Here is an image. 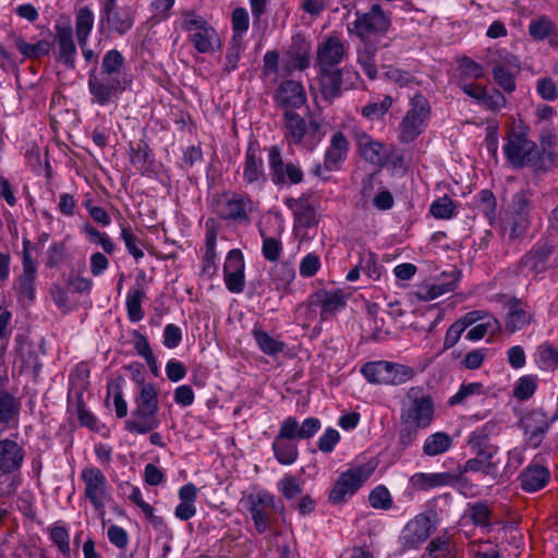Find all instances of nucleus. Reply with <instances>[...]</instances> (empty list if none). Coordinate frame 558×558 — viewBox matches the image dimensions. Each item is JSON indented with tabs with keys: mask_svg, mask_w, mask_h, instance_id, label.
<instances>
[{
	"mask_svg": "<svg viewBox=\"0 0 558 558\" xmlns=\"http://www.w3.org/2000/svg\"><path fill=\"white\" fill-rule=\"evenodd\" d=\"M136 408L132 418L125 421V429L136 434H147L159 426L157 412L159 409L158 392L154 385H143L135 399Z\"/></svg>",
	"mask_w": 558,
	"mask_h": 558,
	"instance_id": "obj_1",
	"label": "nucleus"
},
{
	"mask_svg": "<svg viewBox=\"0 0 558 558\" xmlns=\"http://www.w3.org/2000/svg\"><path fill=\"white\" fill-rule=\"evenodd\" d=\"M430 117V105L425 96L415 94L410 99V109L399 125V140L404 144L414 142L425 129Z\"/></svg>",
	"mask_w": 558,
	"mask_h": 558,
	"instance_id": "obj_2",
	"label": "nucleus"
},
{
	"mask_svg": "<svg viewBox=\"0 0 558 558\" xmlns=\"http://www.w3.org/2000/svg\"><path fill=\"white\" fill-rule=\"evenodd\" d=\"M245 504L254 522V527L259 534L265 533L270 527L276 513L281 514L284 510L282 502L276 500L270 493L265 490L250 494L245 498Z\"/></svg>",
	"mask_w": 558,
	"mask_h": 558,
	"instance_id": "obj_3",
	"label": "nucleus"
},
{
	"mask_svg": "<svg viewBox=\"0 0 558 558\" xmlns=\"http://www.w3.org/2000/svg\"><path fill=\"white\" fill-rule=\"evenodd\" d=\"M286 137L292 144H302L307 149H313L323 138L322 125L315 120L307 123L299 113L286 110L284 114Z\"/></svg>",
	"mask_w": 558,
	"mask_h": 558,
	"instance_id": "obj_4",
	"label": "nucleus"
},
{
	"mask_svg": "<svg viewBox=\"0 0 558 558\" xmlns=\"http://www.w3.org/2000/svg\"><path fill=\"white\" fill-rule=\"evenodd\" d=\"M504 153L510 165L518 169L530 166L539 158L536 144L527 137L524 131L511 130L508 133Z\"/></svg>",
	"mask_w": 558,
	"mask_h": 558,
	"instance_id": "obj_5",
	"label": "nucleus"
},
{
	"mask_svg": "<svg viewBox=\"0 0 558 558\" xmlns=\"http://www.w3.org/2000/svg\"><path fill=\"white\" fill-rule=\"evenodd\" d=\"M407 397L410 402L401 412V423L412 424L423 429L429 426L435 412L432 397L425 395L420 387L410 388Z\"/></svg>",
	"mask_w": 558,
	"mask_h": 558,
	"instance_id": "obj_6",
	"label": "nucleus"
},
{
	"mask_svg": "<svg viewBox=\"0 0 558 558\" xmlns=\"http://www.w3.org/2000/svg\"><path fill=\"white\" fill-rule=\"evenodd\" d=\"M354 16L355 20L348 25V31L361 40L385 35L390 27V19L379 4H373L369 11L364 13L357 11Z\"/></svg>",
	"mask_w": 558,
	"mask_h": 558,
	"instance_id": "obj_7",
	"label": "nucleus"
},
{
	"mask_svg": "<svg viewBox=\"0 0 558 558\" xmlns=\"http://www.w3.org/2000/svg\"><path fill=\"white\" fill-rule=\"evenodd\" d=\"M129 80H112L96 75V69L88 74V90L92 95V102L100 107L116 102L125 90Z\"/></svg>",
	"mask_w": 558,
	"mask_h": 558,
	"instance_id": "obj_8",
	"label": "nucleus"
},
{
	"mask_svg": "<svg viewBox=\"0 0 558 558\" xmlns=\"http://www.w3.org/2000/svg\"><path fill=\"white\" fill-rule=\"evenodd\" d=\"M372 469L362 465L343 472L329 493V501L333 505L344 502L352 497L369 477Z\"/></svg>",
	"mask_w": 558,
	"mask_h": 558,
	"instance_id": "obj_9",
	"label": "nucleus"
},
{
	"mask_svg": "<svg viewBox=\"0 0 558 558\" xmlns=\"http://www.w3.org/2000/svg\"><path fill=\"white\" fill-rule=\"evenodd\" d=\"M134 24V16L130 9L120 8L117 0H101L99 13L100 28L116 32L119 35L126 34Z\"/></svg>",
	"mask_w": 558,
	"mask_h": 558,
	"instance_id": "obj_10",
	"label": "nucleus"
},
{
	"mask_svg": "<svg viewBox=\"0 0 558 558\" xmlns=\"http://www.w3.org/2000/svg\"><path fill=\"white\" fill-rule=\"evenodd\" d=\"M270 177L275 184H299L303 181L301 167L291 161H284L278 146L269 148L268 156Z\"/></svg>",
	"mask_w": 558,
	"mask_h": 558,
	"instance_id": "obj_11",
	"label": "nucleus"
},
{
	"mask_svg": "<svg viewBox=\"0 0 558 558\" xmlns=\"http://www.w3.org/2000/svg\"><path fill=\"white\" fill-rule=\"evenodd\" d=\"M215 207L220 218L232 221L247 220L253 208L250 197L232 192L218 196Z\"/></svg>",
	"mask_w": 558,
	"mask_h": 558,
	"instance_id": "obj_12",
	"label": "nucleus"
},
{
	"mask_svg": "<svg viewBox=\"0 0 558 558\" xmlns=\"http://www.w3.org/2000/svg\"><path fill=\"white\" fill-rule=\"evenodd\" d=\"M81 477L85 483V497L96 511L102 513L105 505L110 498L106 476L97 468H86L82 471Z\"/></svg>",
	"mask_w": 558,
	"mask_h": 558,
	"instance_id": "obj_13",
	"label": "nucleus"
},
{
	"mask_svg": "<svg viewBox=\"0 0 558 558\" xmlns=\"http://www.w3.org/2000/svg\"><path fill=\"white\" fill-rule=\"evenodd\" d=\"M225 283L232 293H241L245 286L244 257L240 250H231L223 266Z\"/></svg>",
	"mask_w": 558,
	"mask_h": 558,
	"instance_id": "obj_14",
	"label": "nucleus"
},
{
	"mask_svg": "<svg viewBox=\"0 0 558 558\" xmlns=\"http://www.w3.org/2000/svg\"><path fill=\"white\" fill-rule=\"evenodd\" d=\"M298 438L281 423L278 435L272 442L275 458L280 464L291 465L299 458Z\"/></svg>",
	"mask_w": 558,
	"mask_h": 558,
	"instance_id": "obj_15",
	"label": "nucleus"
},
{
	"mask_svg": "<svg viewBox=\"0 0 558 558\" xmlns=\"http://www.w3.org/2000/svg\"><path fill=\"white\" fill-rule=\"evenodd\" d=\"M553 246L547 242L536 243L520 262L521 272L524 275H537L549 267Z\"/></svg>",
	"mask_w": 558,
	"mask_h": 558,
	"instance_id": "obj_16",
	"label": "nucleus"
},
{
	"mask_svg": "<svg viewBox=\"0 0 558 558\" xmlns=\"http://www.w3.org/2000/svg\"><path fill=\"white\" fill-rule=\"evenodd\" d=\"M24 457V449L19 442L0 436V476L19 471Z\"/></svg>",
	"mask_w": 558,
	"mask_h": 558,
	"instance_id": "obj_17",
	"label": "nucleus"
},
{
	"mask_svg": "<svg viewBox=\"0 0 558 558\" xmlns=\"http://www.w3.org/2000/svg\"><path fill=\"white\" fill-rule=\"evenodd\" d=\"M432 529L429 518L424 513H420L405 524L401 532L400 539L405 547L414 548L428 538Z\"/></svg>",
	"mask_w": 558,
	"mask_h": 558,
	"instance_id": "obj_18",
	"label": "nucleus"
},
{
	"mask_svg": "<svg viewBox=\"0 0 558 558\" xmlns=\"http://www.w3.org/2000/svg\"><path fill=\"white\" fill-rule=\"evenodd\" d=\"M56 41L59 48L58 61L70 69L75 68L76 47L73 40V29L70 23L56 25Z\"/></svg>",
	"mask_w": 558,
	"mask_h": 558,
	"instance_id": "obj_19",
	"label": "nucleus"
},
{
	"mask_svg": "<svg viewBox=\"0 0 558 558\" xmlns=\"http://www.w3.org/2000/svg\"><path fill=\"white\" fill-rule=\"evenodd\" d=\"M243 180L247 186L256 190H262L267 181L263 159L252 147H248L245 154Z\"/></svg>",
	"mask_w": 558,
	"mask_h": 558,
	"instance_id": "obj_20",
	"label": "nucleus"
},
{
	"mask_svg": "<svg viewBox=\"0 0 558 558\" xmlns=\"http://www.w3.org/2000/svg\"><path fill=\"white\" fill-rule=\"evenodd\" d=\"M344 46L338 37H329L317 48V65L319 69H339Z\"/></svg>",
	"mask_w": 558,
	"mask_h": 558,
	"instance_id": "obj_21",
	"label": "nucleus"
},
{
	"mask_svg": "<svg viewBox=\"0 0 558 558\" xmlns=\"http://www.w3.org/2000/svg\"><path fill=\"white\" fill-rule=\"evenodd\" d=\"M29 245L28 240L23 241V274L19 277L16 287L19 293L25 296L28 301H33L35 298L34 281L36 278V264L33 260L27 246Z\"/></svg>",
	"mask_w": 558,
	"mask_h": 558,
	"instance_id": "obj_22",
	"label": "nucleus"
},
{
	"mask_svg": "<svg viewBox=\"0 0 558 558\" xmlns=\"http://www.w3.org/2000/svg\"><path fill=\"white\" fill-rule=\"evenodd\" d=\"M275 100L284 108H300L306 101V94L299 82L288 80L279 85Z\"/></svg>",
	"mask_w": 558,
	"mask_h": 558,
	"instance_id": "obj_23",
	"label": "nucleus"
},
{
	"mask_svg": "<svg viewBox=\"0 0 558 558\" xmlns=\"http://www.w3.org/2000/svg\"><path fill=\"white\" fill-rule=\"evenodd\" d=\"M354 136L361 156L373 165H383L386 161L384 145L374 141L367 133L355 130Z\"/></svg>",
	"mask_w": 558,
	"mask_h": 558,
	"instance_id": "obj_24",
	"label": "nucleus"
},
{
	"mask_svg": "<svg viewBox=\"0 0 558 558\" xmlns=\"http://www.w3.org/2000/svg\"><path fill=\"white\" fill-rule=\"evenodd\" d=\"M96 75H102L112 80H128L125 74V59L117 49L108 50L101 61L100 70L96 69Z\"/></svg>",
	"mask_w": 558,
	"mask_h": 558,
	"instance_id": "obj_25",
	"label": "nucleus"
},
{
	"mask_svg": "<svg viewBox=\"0 0 558 558\" xmlns=\"http://www.w3.org/2000/svg\"><path fill=\"white\" fill-rule=\"evenodd\" d=\"M459 476L448 473H415L411 476L410 483L415 489L427 490L440 486L454 485Z\"/></svg>",
	"mask_w": 558,
	"mask_h": 558,
	"instance_id": "obj_26",
	"label": "nucleus"
},
{
	"mask_svg": "<svg viewBox=\"0 0 558 558\" xmlns=\"http://www.w3.org/2000/svg\"><path fill=\"white\" fill-rule=\"evenodd\" d=\"M550 477V472L547 468L541 464H530L520 474L521 486L525 492H537L544 488Z\"/></svg>",
	"mask_w": 558,
	"mask_h": 558,
	"instance_id": "obj_27",
	"label": "nucleus"
},
{
	"mask_svg": "<svg viewBox=\"0 0 558 558\" xmlns=\"http://www.w3.org/2000/svg\"><path fill=\"white\" fill-rule=\"evenodd\" d=\"M349 143L344 134L340 131L336 132L330 140V145L326 150L324 159V168L332 171L338 165L347 158Z\"/></svg>",
	"mask_w": 558,
	"mask_h": 558,
	"instance_id": "obj_28",
	"label": "nucleus"
},
{
	"mask_svg": "<svg viewBox=\"0 0 558 558\" xmlns=\"http://www.w3.org/2000/svg\"><path fill=\"white\" fill-rule=\"evenodd\" d=\"M20 412V400L8 391H0V425L3 428L16 427Z\"/></svg>",
	"mask_w": 558,
	"mask_h": 558,
	"instance_id": "obj_29",
	"label": "nucleus"
},
{
	"mask_svg": "<svg viewBox=\"0 0 558 558\" xmlns=\"http://www.w3.org/2000/svg\"><path fill=\"white\" fill-rule=\"evenodd\" d=\"M529 35L534 40L548 39L551 46H558V27L546 15L533 19L529 24Z\"/></svg>",
	"mask_w": 558,
	"mask_h": 558,
	"instance_id": "obj_30",
	"label": "nucleus"
},
{
	"mask_svg": "<svg viewBox=\"0 0 558 558\" xmlns=\"http://www.w3.org/2000/svg\"><path fill=\"white\" fill-rule=\"evenodd\" d=\"M342 71L340 69H319V88L324 98L332 100L340 96Z\"/></svg>",
	"mask_w": 558,
	"mask_h": 558,
	"instance_id": "obj_31",
	"label": "nucleus"
},
{
	"mask_svg": "<svg viewBox=\"0 0 558 558\" xmlns=\"http://www.w3.org/2000/svg\"><path fill=\"white\" fill-rule=\"evenodd\" d=\"M15 340L19 344L16 353L22 362V368L26 372H31L34 376H38L41 369V363L36 347L27 342L23 336H17Z\"/></svg>",
	"mask_w": 558,
	"mask_h": 558,
	"instance_id": "obj_32",
	"label": "nucleus"
},
{
	"mask_svg": "<svg viewBox=\"0 0 558 558\" xmlns=\"http://www.w3.org/2000/svg\"><path fill=\"white\" fill-rule=\"evenodd\" d=\"M508 310L509 312L506 318V328L510 332L521 330L527 324H530L532 315L522 307L521 302L519 300L513 299L509 301Z\"/></svg>",
	"mask_w": 558,
	"mask_h": 558,
	"instance_id": "obj_33",
	"label": "nucleus"
},
{
	"mask_svg": "<svg viewBox=\"0 0 558 558\" xmlns=\"http://www.w3.org/2000/svg\"><path fill=\"white\" fill-rule=\"evenodd\" d=\"M298 439H310L320 429V421L317 417H308L300 425L294 416H289L282 422Z\"/></svg>",
	"mask_w": 558,
	"mask_h": 558,
	"instance_id": "obj_34",
	"label": "nucleus"
},
{
	"mask_svg": "<svg viewBox=\"0 0 558 558\" xmlns=\"http://www.w3.org/2000/svg\"><path fill=\"white\" fill-rule=\"evenodd\" d=\"M363 45L357 50V62L364 70L368 78L374 80L377 76L376 52L377 46L371 40H362Z\"/></svg>",
	"mask_w": 558,
	"mask_h": 558,
	"instance_id": "obj_35",
	"label": "nucleus"
},
{
	"mask_svg": "<svg viewBox=\"0 0 558 558\" xmlns=\"http://www.w3.org/2000/svg\"><path fill=\"white\" fill-rule=\"evenodd\" d=\"M388 367H392L391 362H387V361L368 362L362 366L361 373L372 384L388 385V380H389V373H388L389 368Z\"/></svg>",
	"mask_w": 558,
	"mask_h": 558,
	"instance_id": "obj_36",
	"label": "nucleus"
},
{
	"mask_svg": "<svg viewBox=\"0 0 558 558\" xmlns=\"http://www.w3.org/2000/svg\"><path fill=\"white\" fill-rule=\"evenodd\" d=\"M291 62L295 69L305 70L310 66L311 45L301 36H294L290 50Z\"/></svg>",
	"mask_w": 558,
	"mask_h": 558,
	"instance_id": "obj_37",
	"label": "nucleus"
},
{
	"mask_svg": "<svg viewBox=\"0 0 558 558\" xmlns=\"http://www.w3.org/2000/svg\"><path fill=\"white\" fill-rule=\"evenodd\" d=\"M320 302V316L327 319L329 315L342 308L345 305V300L341 291H323L316 294Z\"/></svg>",
	"mask_w": 558,
	"mask_h": 558,
	"instance_id": "obj_38",
	"label": "nucleus"
},
{
	"mask_svg": "<svg viewBox=\"0 0 558 558\" xmlns=\"http://www.w3.org/2000/svg\"><path fill=\"white\" fill-rule=\"evenodd\" d=\"M451 445L452 438L448 434L437 432L425 439L423 452L428 457L438 456L448 451L451 448Z\"/></svg>",
	"mask_w": 558,
	"mask_h": 558,
	"instance_id": "obj_39",
	"label": "nucleus"
},
{
	"mask_svg": "<svg viewBox=\"0 0 558 558\" xmlns=\"http://www.w3.org/2000/svg\"><path fill=\"white\" fill-rule=\"evenodd\" d=\"M14 47L28 59H39L47 56L50 51V44L46 40H39L36 44H28L23 37L14 38Z\"/></svg>",
	"mask_w": 558,
	"mask_h": 558,
	"instance_id": "obj_40",
	"label": "nucleus"
},
{
	"mask_svg": "<svg viewBox=\"0 0 558 558\" xmlns=\"http://www.w3.org/2000/svg\"><path fill=\"white\" fill-rule=\"evenodd\" d=\"M94 25V14L87 7L81 8L75 17V31L78 45L87 43V38Z\"/></svg>",
	"mask_w": 558,
	"mask_h": 558,
	"instance_id": "obj_41",
	"label": "nucleus"
},
{
	"mask_svg": "<svg viewBox=\"0 0 558 558\" xmlns=\"http://www.w3.org/2000/svg\"><path fill=\"white\" fill-rule=\"evenodd\" d=\"M504 230L509 232L511 240L521 236L530 226V217L506 213L502 221Z\"/></svg>",
	"mask_w": 558,
	"mask_h": 558,
	"instance_id": "obj_42",
	"label": "nucleus"
},
{
	"mask_svg": "<svg viewBox=\"0 0 558 558\" xmlns=\"http://www.w3.org/2000/svg\"><path fill=\"white\" fill-rule=\"evenodd\" d=\"M75 401H72V390L69 391V403L73 405L76 410L77 417L82 425L89 427L90 429H95L97 425L96 417L85 408L83 402V391L76 390L74 392Z\"/></svg>",
	"mask_w": 558,
	"mask_h": 558,
	"instance_id": "obj_43",
	"label": "nucleus"
},
{
	"mask_svg": "<svg viewBox=\"0 0 558 558\" xmlns=\"http://www.w3.org/2000/svg\"><path fill=\"white\" fill-rule=\"evenodd\" d=\"M151 151L146 142L140 141L131 147L130 160L141 172L146 171L151 163Z\"/></svg>",
	"mask_w": 558,
	"mask_h": 558,
	"instance_id": "obj_44",
	"label": "nucleus"
},
{
	"mask_svg": "<svg viewBox=\"0 0 558 558\" xmlns=\"http://www.w3.org/2000/svg\"><path fill=\"white\" fill-rule=\"evenodd\" d=\"M145 298L143 289H133L126 296V310L131 322L137 323L143 319L144 312L142 310V301Z\"/></svg>",
	"mask_w": 558,
	"mask_h": 558,
	"instance_id": "obj_45",
	"label": "nucleus"
},
{
	"mask_svg": "<svg viewBox=\"0 0 558 558\" xmlns=\"http://www.w3.org/2000/svg\"><path fill=\"white\" fill-rule=\"evenodd\" d=\"M253 336L257 342L259 349L268 355H275L280 353L284 349V343L270 337L266 331L262 329H254Z\"/></svg>",
	"mask_w": 558,
	"mask_h": 558,
	"instance_id": "obj_46",
	"label": "nucleus"
},
{
	"mask_svg": "<svg viewBox=\"0 0 558 558\" xmlns=\"http://www.w3.org/2000/svg\"><path fill=\"white\" fill-rule=\"evenodd\" d=\"M550 423L551 420L548 421L546 413L542 410H534L522 420L524 430L533 433H535V430L546 432Z\"/></svg>",
	"mask_w": 558,
	"mask_h": 558,
	"instance_id": "obj_47",
	"label": "nucleus"
},
{
	"mask_svg": "<svg viewBox=\"0 0 558 558\" xmlns=\"http://www.w3.org/2000/svg\"><path fill=\"white\" fill-rule=\"evenodd\" d=\"M427 548L432 558H452L454 555V546L449 537H436Z\"/></svg>",
	"mask_w": 558,
	"mask_h": 558,
	"instance_id": "obj_48",
	"label": "nucleus"
},
{
	"mask_svg": "<svg viewBox=\"0 0 558 558\" xmlns=\"http://www.w3.org/2000/svg\"><path fill=\"white\" fill-rule=\"evenodd\" d=\"M531 210L532 201L530 193L525 190H521L513 195L511 204L506 213L530 217Z\"/></svg>",
	"mask_w": 558,
	"mask_h": 558,
	"instance_id": "obj_49",
	"label": "nucleus"
},
{
	"mask_svg": "<svg viewBox=\"0 0 558 558\" xmlns=\"http://www.w3.org/2000/svg\"><path fill=\"white\" fill-rule=\"evenodd\" d=\"M456 205L453 201L445 195L436 201H434L429 207V213L436 219H450L454 216Z\"/></svg>",
	"mask_w": 558,
	"mask_h": 558,
	"instance_id": "obj_50",
	"label": "nucleus"
},
{
	"mask_svg": "<svg viewBox=\"0 0 558 558\" xmlns=\"http://www.w3.org/2000/svg\"><path fill=\"white\" fill-rule=\"evenodd\" d=\"M537 387V379L533 375H525L519 378L513 389V397L518 400L524 401L530 399Z\"/></svg>",
	"mask_w": 558,
	"mask_h": 558,
	"instance_id": "obj_51",
	"label": "nucleus"
},
{
	"mask_svg": "<svg viewBox=\"0 0 558 558\" xmlns=\"http://www.w3.org/2000/svg\"><path fill=\"white\" fill-rule=\"evenodd\" d=\"M466 472H481L486 476H490L493 480L497 478L499 469L498 463H487L484 464L481 460L476 458L469 459L465 464L461 468L460 473Z\"/></svg>",
	"mask_w": 558,
	"mask_h": 558,
	"instance_id": "obj_52",
	"label": "nucleus"
},
{
	"mask_svg": "<svg viewBox=\"0 0 558 558\" xmlns=\"http://www.w3.org/2000/svg\"><path fill=\"white\" fill-rule=\"evenodd\" d=\"M295 223L303 228H310L317 223L315 207L308 203H300L294 210Z\"/></svg>",
	"mask_w": 558,
	"mask_h": 558,
	"instance_id": "obj_53",
	"label": "nucleus"
},
{
	"mask_svg": "<svg viewBox=\"0 0 558 558\" xmlns=\"http://www.w3.org/2000/svg\"><path fill=\"white\" fill-rule=\"evenodd\" d=\"M493 76L498 86L506 93H512L515 89L514 75L505 65L496 64L493 68Z\"/></svg>",
	"mask_w": 558,
	"mask_h": 558,
	"instance_id": "obj_54",
	"label": "nucleus"
},
{
	"mask_svg": "<svg viewBox=\"0 0 558 558\" xmlns=\"http://www.w3.org/2000/svg\"><path fill=\"white\" fill-rule=\"evenodd\" d=\"M392 98L385 96L380 101L367 104L362 108V114L368 119H380L392 106Z\"/></svg>",
	"mask_w": 558,
	"mask_h": 558,
	"instance_id": "obj_55",
	"label": "nucleus"
},
{
	"mask_svg": "<svg viewBox=\"0 0 558 558\" xmlns=\"http://www.w3.org/2000/svg\"><path fill=\"white\" fill-rule=\"evenodd\" d=\"M242 52V40L240 35H233L231 45L227 49L225 71L230 73L238 68Z\"/></svg>",
	"mask_w": 558,
	"mask_h": 558,
	"instance_id": "obj_56",
	"label": "nucleus"
},
{
	"mask_svg": "<svg viewBox=\"0 0 558 558\" xmlns=\"http://www.w3.org/2000/svg\"><path fill=\"white\" fill-rule=\"evenodd\" d=\"M460 272L452 271V279L448 282H440L429 286L426 289L425 295L423 296L424 300H434L438 296L451 292L457 288V282L459 280Z\"/></svg>",
	"mask_w": 558,
	"mask_h": 558,
	"instance_id": "obj_57",
	"label": "nucleus"
},
{
	"mask_svg": "<svg viewBox=\"0 0 558 558\" xmlns=\"http://www.w3.org/2000/svg\"><path fill=\"white\" fill-rule=\"evenodd\" d=\"M460 272L452 271V279L448 282H440L429 286L426 289L425 295L423 296L424 300H434L438 296L451 292L457 288V282L459 280Z\"/></svg>",
	"mask_w": 558,
	"mask_h": 558,
	"instance_id": "obj_58",
	"label": "nucleus"
},
{
	"mask_svg": "<svg viewBox=\"0 0 558 558\" xmlns=\"http://www.w3.org/2000/svg\"><path fill=\"white\" fill-rule=\"evenodd\" d=\"M460 272L452 271V279L448 282H440L429 286L426 289L425 295L423 296L424 300H434L438 296L451 292L457 288V282L459 280Z\"/></svg>",
	"mask_w": 558,
	"mask_h": 558,
	"instance_id": "obj_59",
	"label": "nucleus"
},
{
	"mask_svg": "<svg viewBox=\"0 0 558 558\" xmlns=\"http://www.w3.org/2000/svg\"><path fill=\"white\" fill-rule=\"evenodd\" d=\"M389 369V380L388 385L397 386L408 380L412 379L414 376L413 368L398 363H392V367H388Z\"/></svg>",
	"mask_w": 558,
	"mask_h": 558,
	"instance_id": "obj_60",
	"label": "nucleus"
},
{
	"mask_svg": "<svg viewBox=\"0 0 558 558\" xmlns=\"http://www.w3.org/2000/svg\"><path fill=\"white\" fill-rule=\"evenodd\" d=\"M368 501L375 509L387 510L392 506L390 493L385 486L375 487L368 496Z\"/></svg>",
	"mask_w": 558,
	"mask_h": 558,
	"instance_id": "obj_61",
	"label": "nucleus"
},
{
	"mask_svg": "<svg viewBox=\"0 0 558 558\" xmlns=\"http://www.w3.org/2000/svg\"><path fill=\"white\" fill-rule=\"evenodd\" d=\"M294 278L295 271L291 265L284 263L276 266L274 270V281L278 290L288 289Z\"/></svg>",
	"mask_w": 558,
	"mask_h": 558,
	"instance_id": "obj_62",
	"label": "nucleus"
},
{
	"mask_svg": "<svg viewBox=\"0 0 558 558\" xmlns=\"http://www.w3.org/2000/svg\"><path fill=\"white\" fill-rule=\"evenodd\" d=\"M121 236L125 243L128 252L135 258L140 259L144 256L143 251L137 246L138 238L132 232L130 226H123Z\"/></svg>",
	"mask_w": 558,
	"mask_h": 558,
	"instance_id": "obj_63",
	"label": "nucleus"
},
{
	"mask_svg": "<svg viewBox=\"0 0 558 558\" xmlns=\"http://www.w3.org/2000/svg\"><path fill=\"white\" fill-rule=\"evenodd\" d=\"M538 356L541 362L547 368H556L558 367V348H555L551 344L545 343L538 347Z\"/></svg>",
	"mask_w": 558,
	"mask_h": 558,
	"instance_id": "obj_64",
	"label": "nucleus"
}]
</instances>
